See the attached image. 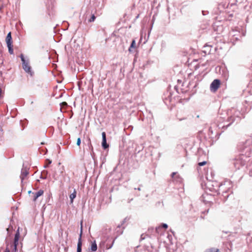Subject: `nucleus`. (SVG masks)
I'll use <instances>...</instances> for the list:
<instances>
[{
    "label": "nucleus",
    "mask_w": 252,
    "mask_h": 252,
    "mask_svg": "<svg viewBox=\"0 0 252 252\" xmlns=\"http://www.w3.org/2000/svg\"><path fill=\"white\" fill-rule=\"evenodd\" d=\"M12 37L11 35V32H9L6 37V42L7 44H9V45L10 44H12Z\"/></svg>",
    "instance_id": "nucleus-7"
},
{
    "label": "nucleus",
    "mask_w": 252,
    "mask_h": 252,
    "mask_svg": "<svg viewBox=\"0 0 252 252\" xmlns=\"http://www.w3.org/2000/svg\"><path fill=\"white\" fill-rule=\"evenodd\" d=\"M82 233V229H81V232L80 234V236L78 239V242L77 244V252H81V247H82V241H81V237Z\"/></svg>",
    "instance_id": "nucleus-3"
},
{
    "label": "nucleus",
    "mask_w": 252,
    "mask_h": 252,
    "mask_svg": "<svg viewBox=\"0 0 252 252\" xmlns=\"http://www.w3.org/2000/svg\"><path fill=\"white\" fill-rule=\"evenodd\" d=\"M205 252H220V250L216 248H211L207 249Z\"/></svg>",
    "instance_id": "nucleus-9"
},
{
    "label": "nucleus",
    "mask_w": 252,
    "mask_h": 252,
    "mask_svg": "<svg viewBox=\"0 0 252 252\" xmlns=\"http://www.w3.org/2000/svg\"><path fill=\"white\" fill-rule=\"evenodd\" d=\"M76 191L75 189L73 190V192L71 193L69 195V198L70 199V203H72L73 201V199L76 197Z\"/></svg>",
    "instance_id": "nucleus-8"
},
{
    "label": "nucleus",
    "mask_w": 252,
    "mask_h": 252,
    "mask_svg": "<svg viewBox=\"0 0 252 252\" xmlns=\"http://www.w3.org/2000/svg\"><path fill=\"white\" fill-rule=\"evenodd\" d=\"M31 192V191H29V193H30Z\"/></svg>",
    "instance_id": "nucleus-24"
},
{
    "label": "nucleus",
    "mask_w": 252,
    "mask_h": 252,
    "mask_svg": "<svg viewBox=\"0 0 252 252\" xmlns=\"http://www.w3.org/2000/svg\"><path fill=\"white\" fill-rule=\"evenodd\" d=\"M81 144V139L80 138H78L77 140L76 144L77 146H80Z\"/></svg>",
    "instance_id": "nucleus-17"
},
{
    "label": "nucleus",
    "mask_w": 252,
    "mask_h": 252,
    "mask_svg": "<svg viewBox=\"0 0 252 252\" xmlns=\"http://www.w3.org/2000/svg\"><path fill=\"white\" fill-rule=\"evenodd\" d=\"M162 227L164 228H167L168 227V225L167 224H165V223H163L162 224Z\"/></svg>",
    "instance_id": "nucleus-19"
},
{
    "label": "nucleus",
    "mask_w": 252,
    "mask_h": 252,
    "mask_svg": "<svg viewBox=\"0 0 252 252\" xmlns=\"http://www.w3.org/2000/svg\"><path fill=\"white\" fill-rule=\"evenodd\" d=\"M176 173L175 172H173V173L172 174V175H171L172 177V178H173V177H174V175H176Z\"/></svg>",
    "instance_id": "nucleus-21"
},
{
    "label": "nucleus",
    "mask_w": 252,
    "mask_h": 252,
    "mask_svg": "<svg viewBox=\"0 0 252 252\" xmlns=\"http://www.w3.org/2000/svg\"><path fill=\"white\" fill-rule=\"evenodd\" d=\"M7 47H8V51H9V52L10 54H12L13 53V49L12 48V44H10V45L9 44H7Z\"/></svg>",
    "instance_id": "nucleus-12"
},
{
    "label": "nucleus",
    "mask_w": 252,
    "mask_h": 252,
    "mask_svg": "<svg viewBox=\"0 0 252 252\" xmlns=\"http://www.w3.org/2000/svg\"><path fill=\"white\" fill-rule=\"evenodd\" d=\"M46 164L44 166L45 168H46L47 167L48 165L51 164L52 162V161L49 159H46Z\"/></svg>",
    "instance_id": "nucleus-14"
},
{
    "label": "nucleus",
    "mask_w": 252,
    "mask_h": 252,
    "mask_svg": "<svg viewBox=\"0 0 252 252\" xmlns=\"http://www.w3.org/2000/svg\"><path fill=\"white\" fill-rule=\"evenodd\" d=\"M220 81L219 79H215L210 85V90L211 92L215 93L220 87Z\"/></svg>",
    "instance_id": "nucleus-2"
},
{
    "label": "nucleus",
    "mask_w": 252,
    "mask_h": 252,
    "mask_svg": "<svg viewBox=\"0 0 252 252\" xmlns=\"http://www.w3.org/2000/svg\"><path fill=\"white\" fill-rule=\"evenodd\" d=\"M20 234L19 232L18 231L15 235L14 238V250L16 251L17 250V247L18 244V241L19 239Z\"/></svg>",
    "instance_id": "nucleus-4"
},
{
    "label": "nucleus",
    "mask_w": 252,
    "mask_h": 252,
    "mask_svg": "<svg viewBox=\"0 0 252 252\" xmlns=\"http://www.w3.org/2000/svg\"><path fill=\"white\" fill-rule=\"evenodd\" d=\"M95 19V17L94 15H93L91 17V18H90V19L89 20V21L90 22H94V21Z\"/></svg>",
    "instance_id": "nucleus-16"
},
{
    "label": "nucleus",
    "mask_w": 252,
    "mask_h": 252,
    "mask_svg": "<svg viewBox=\"0 0 252 252\" xmlns=\"http://www.w3.org/2000/svg\"><path fill=\"white\" fill-rule=\"evenodd\" d=\"M28 174V171L27 169L23 168L22 169L21 174V179L22 182L24 179L25 177Z\"/></svg>",
    "instance_id": "nucleus-5"
},
{
    "label": "nucleus",
    "mask_w": 252,
    "mask_h": 252,
    "mask_svg": "<svg viewBox=\"0 0 252 252\" xmlns=\"http://www.w3.org/2000/svg\"><path fill=\"white\" fill-rule=\"evenodd\" d=\"M91 250L94 252L97 250V245L95 241L91 245Z\"/></svg>",
    "instance_id": "nucleus-10"
},
{
    "label": "nucleus",
    "mask_w": 252,
    "mask_h": 252,
    "mask_svg": "<svg viewBox=\"0 0 252 252\" xmlns=\"http://www.w3.org/2000/svg\"><path fill=\"white\" fill-rule=\"evenodd\" d=\"M102 146L104 149H106L107 148H108V145L106 143V139L102 140Z\"/></svg>",
    "instance_id": "nucleus-11"
},
{
    "label": "nucleus",
    "mask_w": 252,
    "mask_h": 252,
    "mask_svg": "<svg viewBox=\"0 0 252 252\" xmlns=\"http://www.w3.org/2000/svg\"><path fill=\"white\" fill-rule=\"evenodd\" d=\"M206 164H207V161H202V162H199L198 163V165L200 166H204V165H205Z\"/></svg>",
    "instance_id": "nucleus-15"
},
{
    "label": "nucleus",
    "mask_w": 252,
    "mask_h": 252,
    "mask_svg": "<svg viewBox=\"0 0 252 252\" xmlns=\"http://www.w3.org/2000/svg\"><path fill=\"white\" fill-rule=\"evenodd\" d=\"M43 193V191L40 190L34 193L33 201H35L38 197L42 195Z\"/></svg>",
    "instance_id": "nucleus-6"
},
{
    "label": "nucleus",
    "mask_w": 252,
    "mask_h": 252,
    "mask_svg": "<svg viewBox=\"0 0 252 252\" xmlns=\"http://www.w3.org/2000/svg\"><path fill=\"white\" fill-rule=\"evenodd\" d=\"M1 94H2V90L0 88V97H1Z\"/></svg>",
    "instance_id": "nucleus-22"
},
{
    "label": "nucleus",
    "mask_w": 252,
    "mask_h": 252,
    "mask_svg": "<svg viewBox=\"0 0 252 252\" xmlns=\"http://www.w3.org/2000/svg\"><path fill=\"white\" fill-rule=\"evenodd\" d=\"M62 105H63V106H66V105H67V103H66V102H63V103H62Z\"/></svg>",
    "instance_id": "nucleus-20"
},
{
    "label": "nucleus",
    "mask_w": 252,
    "mask_h": 252,
    "mask_svg": "<svg viewBox=\"0 0 252 252\" xmlns=\"http://www.w3.org/2000/svg\"><path fill=\"white\" fill-rule=\"evenodd\" d=\"M135 45V41L134 40H133L131 44L130 47L129 49V51H131V48H134Z\"/></svg>",
    "instance_id": "nucleus-13"
},
{
    "label": "nucleus",
    "mask_w": 252,
    "mask_h": 252,
    "mask_svg": "<svg viewBox=\"0 0 252 252\" xmlns=\"http://www.w3.org/2000/svg\"><path fill=\"white\" fill-rule=\"evenodd\" d=\"M21 60L22 61V64H23V68L24 69V70L32 75V72L31 70V66L29 64V63L28 61H26L24 57V56L22 54L20 56Z\"/></svg>",
    "instance_id": "nucleus-1"
},
{
    "label": "nucleus",
    "mask_w": 252,
    "mask_h": 252,
    "mask_svg": "<svg viewBox=\"0 0 252 252\" xmlns=\"http://www.w3.org/2000/svg\"><path fill=\"white\" fill-rule=\"evenodd\" d=\"M5 252H10V251L8 249H6Z\"/></svg>",
    "instance_id": "nucleus-23"
},
{
    "label": "nucleus",
    "mask_w": 252,
    "mask_h": 252,
    "mask_svg": "<svg viewBox=\"0 0 252 252\" xmlns=\"http://www.w3.org/2000/svg\"><path fill=\"white\" fill-rule=\"evenodd\" d=\"M102 140L106 139V134L105 132H103L102 133Z\"/></svg>",
    "instance_id": "nucleus-18"
}]
</instances>
